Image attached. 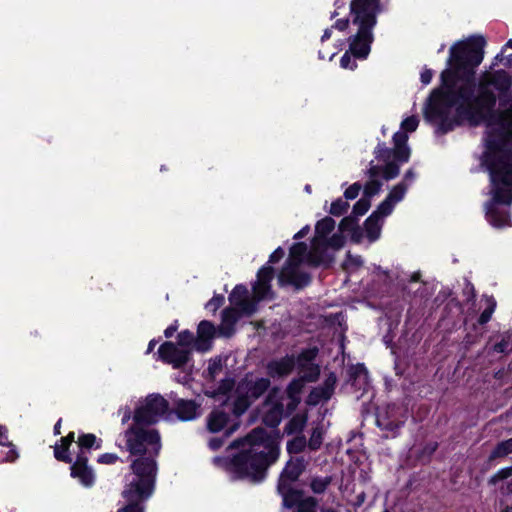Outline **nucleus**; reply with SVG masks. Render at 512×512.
<instances>
[{
    "label": "nucleus",
    "instance_id": "69168bd1",
    "mask_svg": "<svg viewBox=\"0 0 512 512\" xmlns=\"http://www.w3.org/2000/svg\"><path fill=\"white\" fill-rule=\"evenodd\" d=\"M74 433H69L66 437L61 439L63 445L69 447V445L74 441Z\"/></svg>",
    "mask_w": 512,
    "mask_h": 512
},
{
    "label": "nucleus",
    "instance_id": "49530a36",
    "mask_svg": "<svg viewBox=\"0 0 512 512\" xmlns=\"http://www.w3.org/2000/svg\"><path fill=\"white\" fill-rule=\"evenodd\" d=\"M67 449H68V447L63 444L61 447L56 446L54 449V455H55L56 459L66 462V463H70L72 461V459L68 456Z\"/></svg>",
    "mask_w": 512,
    "mask_h": 512
},
{
    "label": "nucleus",
    "instance_id": "5fc2aeb1",
    "mask_svg": "<svg viewBox=\"0 0 512 512\" xmlns=\"http://www.w3.org/2000/svg\"><path fill=\"white\" fill-rule=\"evenodd\" d=\"M433 78V70L429 68H425L420 75V80L423 85H428L431 83Z\"/></svg>",
    "mask_w": 512,
    "mask_h": 512
},
{
    "label": "nucleus",
    "instance_id": "f03ea898",
    "mask_svg": "<svg viewBox=\"0 0 512 512\" xmlns=\"http://www.w3.org/2000/svg\"><path fill=\"white\" fill-rule=\"evenodd\" d=\"M126 450L140 457L132 461L122 496L127 504L117 512H144L142 502L153 493L157 476L156 457L161 450L159 432L149 426L132 424L123 433Z\"/></svg>",
    "mask_w": 512,
    "mask_h": 512
},
{
    "label": "nucleus",
    "instance_id": "39448f33",
    "mask_svg": "<svg viewBox=\"0 0 512 512\" xmlns=\"http://www.w3.org/2000/svg\"><path fill=\"white\" fill-rule=\"evenodd\" d=\"M279 432H267L255 428L244 438L234 441L230 447L239 452L227 464L228 471L235 478H246L259 482L265 478L268 467L279 457Z\"/></svg>",
    "mask_w": 512,
    "mask_h": 512
},
{
    "label": "nucleus",
    "instance_id": "cd10ccee",
    "mask_svg": "<svg viewBox=\"0 0 512 512\" xmlns=\"http://www.w3.org/2000/svg\"><path fill=\"white\" fill-rule=\"evenodd\" d=\"M334 228L335 221L331 217H325L324 219L318 221L315 227L316 237L313 243L314 248H316L320 240L325 239V237L330 234Z\"/></svg>",
    "mask_w": 512,
    "mask_h": 512
},
{
    "label": "nucleus",
    "instance_id": "2f4dec72",
    "mask_svg": "<svg viewBox=\"0 0 512 512\" xmlns=\"http://www.w3.org/2000/svg\"><path fill=\"white\" fill-rule=\"evenodd\" d=\"M308 446L304 435H297L287 442V452L289 454H299Z\"/></svg>",
    "mask_w": 512,
    "mask_h": 512
},
{
    "label": "nucleus",
    "instance_id": "603ef678",
    "mask_svg": "<svg viewBox=\"0 0 512 512\" xmlns=\"http://www.w3.org/2000/svg\"><path fill=\"white\" fill-rule=\"evenodd\" d=\"M327 244L335 249H339L344 244V238L341 234H334L327 242Z\"/></svg>",
    "mask_w": 512,
    "mask_h": 512
},
{
    "label": "nucleus",
    "instance_id": "37998d69",
    "mask_svg": "<svg viewBox=\"0 0 512 512\" xmlns=\"http://www.w3.org/2000/svg\"><path fill=\"white\" fill-rule=\"evenodd\" d=\"M362 264H363V260L360 256H353L351 254H348L347 258L344 262V268L347 271H351L353 269L360 267Z\"/></svg>",
    "mask_w": 512,
    "mask_h": 512
},
{
    "label": "nucleus",
    "instance_id": "680f3d73",
    "mask_svg": "<svg viewBox=\"0 0 512 512\" xmlns=\"http://www.w3.org/2000/svg\"><path fill=\"white\" fill-rule=\"evenodd\" d=\"M120 412L123 413L122 423L125 424L131 418V410L129 407H125V408L121 409Z\"/></svg>",
    "mask_w": 512,
    "mask_h": 512
},
{
    "label": "nucleus",
    "instance_id": "0e129e2a",
    "mask_svg": "<svg viewBox=\"0 0 512 512\" xmlns=\"http://www.w3.org/2000/svg\"><path fill=\"white\" fill-rule=\"evenodd\" d=\"M416 177V174L415 172L413 171V169H409L405 175H404V183L406 184V182H412Z\"/></svg>",
    "mask_w": 512,
    "mask_h": 512
},
{
    "label": "nucleus",
    "instance_id": "412c9836",
    "mask_svg": "<svg viewBox=\"0 0 512 512\" xmlns=\"http://www.w3.org/2000/svg\"><path fill=\"white\" fill-rule=\"evenodd\" d=\"M295 366L293 356H285L275 359L267 364V373L271 377H283L290 374Z\"/></svg>",
    "mask_w": 512,
    "mask_h": 512
},
{
    "label": "nucleus",
    "instance_id": "ea45409f",
    "mask_svg": "<svg viewBox=\"0 0 512 512\" xmlns=\"http://www.w3.org/2000/svg\"><path fill=\"white\" fill-rule=\"evenodd\" d=\"M512 476V466L505 467L497 471L490 479L489 484L495 485L499 481L507 479Z\"/></svg>",
    "mask_w": 512,
    "mask_h": 512
},
{
    "label": "nucleus",
    "instance_id": "13d9d810",
    "mask_svg": "<svg viewBox=\"0 0 512 512\" xmlns=\"http://www.w3.org/2000/svg\"><path fill=\"white\" fill-rule=\"evenodd\" d=\"M290 401L287 404V409L289 411H293L297 405L300 403L301 398L300 397H289Z\"/></svg>",
    "mask_w": 512,
    "mask_h": 512
},
{
    "label": "nucleus",
    "instance_id": "6ab92c4d",
    "mask_svg": "<svg viewBox=\"0 0 512 512\" xmlns=\"http://www.w3.org/2000/svg\"><path fill=\"white\" fill-rule=\"evenodd\" d=\"M315 357V351L308 350L303 353L298 358V363L302 367V376L301 379L303 382H313L315 381L320 373V369L318 365L311 363V360Z\"/></svg>",
    "mask_w": 512,
    "mask_h": 512
},
{
    "label": "nucleus",
    "instance_id": "c03bdc74",
    "mask_svg": "<svg viewBox=\"0 0 512 512\" xmlns=\"http://www.w3.org/2000/svg\"><path fill=\"white\" fill-rule=\"evenodd\" d=\"M351 55L352 54L349 50L342 55L340 59V66L342 68L354 70L357 67V63L352 59Z\"/></svg>",
    "mask_w": 512,
    "mask_h": 512
},
{
    "label": "nucleus",
    "instance_id": "4468645a",
    "mask_svg": "<svg viewBox=\"0 0 512 512\" xmlns=\"http://www.w3.org/2000/svg\"><path fill=\"white\" fill-rule=\"evenodd\" d=\"M282 395L278 389H272L263 405V421L270 427H276L283 415Z\"/></svg>",
    "mask_w": 512,
    "mask_h": 512
},
{
    "label": "nucleus",
    "instance_id": "423d86ee",
    "mask_svg": "<svg viewBox=\"0 0 512 512\" xmlns=\"http://www.w3.org/2000/svg\"><path fill=\"white\" fill-rule=\"evenodd\" d=\"M308 459L304 456L291 457L286 463L278 482V491L283 498V506L293 508V512H315L317 501L313 497H304L300 490L291 489L295 482L306 469Z\"/></svg>",
    "mask_w": 512,
    "mask_h": 512
},
{
    "label": "nucleus",
    "instance_id": "bb28decb",
    "mask_svg": "<svg viewBox=\"0 0 512 512\" xmlns=\"http://www.w3.org/2000/svg\"><path fill=\"white\" fill-rule=\"evenodd\" d=\"M308 421L306 413L294 415L284 426V433L287 435L301 434Z\"/></svg>",
    "mask_w": 512,
    "mask_h": 512
},
{
    "label": "nucleus",
    "instance_id": "dca6fc26",
    "mask_svg": "<svg viewBox=\"0 0 512 512\" xmlns=\"http://www.w3.org/2000/svg\"><path fill=\"white\" fill-rule=\"evenodd\" d=\"M215 332V327L211 322L206 320L201 321L198 325L197 338L194 343V349L200 352H206L210 350Z\"/></svg>",
    "mask_w": 512,
    "mask_h": 512
},
{
    "label": "nucleus",
    "instance_id": "e2e57ef3",
    "mask_svg": "<svg viewBox=\"0 0 512 512\" xmlns=\"http://www.w3.org/2000/svg\"><path fill=\"white\" fill-rule=\"evenodd\" d=\"M18 457L16 451L12 448H10L8 450V452L6 453V457H5V461H8V462H12L14 461L16 458Z\"/></svg>",
    "mask_w": 512,
    "mask_h": 512
},
{
    "label": "nucleus",
    "instance_id": "338daca9",
    "mask_svg": "<svg viewBox=\"0 0 512 512\" xmlns=\"http://www.w3.org/2000/svg\"><path fill=\"white\" fill-rule=\"evenodd\" d=\"M436 449H437V443L436 442H431V443L427 444V446L425 447V451L428 454H432Z\"/></svg>",
    "mask_w": 512,
    "mask_h": 512
},
{
    "label": "nucleus",
    "instance_id": "a878e982",
    "mask_svg": "<svg viewBox=\"0 0 512 512\" xmlns=\"http://www.w3.org/2000/svg\"><path fill=\"white\" fill-rule=\"evenodd\" d=\"M240 314L242 313L235 307L227 308L222 312V323L220 326V332L223 335H230L231 329L237 322Z\"/></svg>",
    "mask_w": 512,
    "mask_h": 512
},
{
    "label": "nucleus",
    "instance_id": "0eeeda50",
    "mask_svg": "<svg viewBox=\"0 0 512 512\" xmlns=\"http://www.w3.org/2000/svg\"><path fill=\"white\" fill-rule=\"evenodd\" d=\"M274 278L272 267L265 265L257 273V280L253 285V299L247 296V288L243 285H237L229 296L230 303L242 314L251 315L256 310V303L273 297L271 291V281Z\"/></svg>",
    "mask_w": 512,
    "mask_h": 512
},
{
    "label": "nucleus",
    "instance_id": "a211bd4d",
    "mask_svg": "<svg viewBox=\"0 0 512 512\" xmlns=\"http://www.w3.org/2000/svg\"><path fill=\"white\" fill-rule=\"evenodd\" d=\"M408 185L401 182L395 185L386 199L378 206V212L382 213V216H388L392 213L396 203L400 202L407 191Z\"/></svg>",
    "mask_w": 512,
    "mask_h": 512
},
{
    "label": "nucleus",
    "instance_id": "473e14b6",
    "mask_svg": "<svg viewBox=\"0 0 512 512\" xmlns=\"http://www.w3.org/2000/svg\"><path fill=\"white\" fill-rule=\"evenodd\" d=\"M323 435H324V431H323L322 427L317 426V427L313 428L310 439L307 442L308 448L312 451L318 450L322 445Z\"/></svg>",
    "mask_w": 512,
    "mask_h": 512
},
{
    "label": "nucleus",
    "instance_id": "c85d7f7f",
    "mask_svg": "<svg viewBox=\"0 0 512 512\" xmlns=\"http://www.w3.org/2000/svg\"><path fill=\"white\" fill-rule=\"evenodd\" d=\"M376 423L382 430L390 432L394 435L395 431L401 426L402 421L391 419L388 411L380 412L377 415Z\"/></svg>",
    "mask_w": 512,
    "mask_h": 512
},
{
    "label": "nucleus",
    "instance_id": "f3484780",
    "mask_svg": "<svg viewBox=\"0 0 512 512\" xmlns=\"http://www.w3.org/2000/svg\"><path fill=\"white\" fill-rule=\"evenodd\" d=\"M87 461V455L79 453L71 467V475L74 478H78L83 485L90 486L94 482V474L92 469L87 466Z\"/></svg>",
    "mask_w": 512,
    "mask_h": 512
},
{
    "label": "nucleus",
    "instance_id": "bf43d9fd",
    "mask_svg": "<svg viewBox=\"0 0 512 512\" xmlns=\"http://www.w3.org/2000/svg\"><path fill=\"white\" fill-rule=\"evenodd\" d=\"M353 223V220L350 217H346L341 220L339 228L341 231H345L348 227Z\"/></svg>",
    "mask_w": 512,
    "mask_h": 512
},
{
    "label": "nucleus",
    "instance_id": "864d4df0",
    "mask_svg": "<svg viewBox=\"0 0 512 512\" xmlns=\"http://www.w3.org/2000/svg\"><path fill=\"white\" fill-rule=\"evenodd\" d=\"M117 460L118 456L113 453H105L98 458V462L102 464H114Z\"/></svg>",
    "mask_w": 512,
    "mask_h": 512
},
{
    "label": "nucleus",
    "instance_id": "09e8293b",
    "mask_svg": "<svg viewBox=\"0 0 512 512\" xmlns=\"http://www.w3.org/2000/svg\"><path fill=\"white\" fill-rule=\"evenodd\" d=\"M361 188L362 187L359 183L352 184L345 190V192H344L345 198L350 199V200L355 199L359 195Z\"/></svg>",
    "mask_w": 512,
    "mask_h": 512
},
{
    "label": "nucleus",
    "instance_id": "4be33fe9",
    "mask_svg": "<svg viewBox=\"0 0 512 512\" xmlns=\"http://www.w3.org/2000/svg\"><path fill=\"white\" fill-rule=\"evenodd\" d=\"M367 174L369 180L364 186V196L370 199L372 196L378 194L382 187V182L378 179L380 176V166L374 165L371 162Z\"/></svg>",
    "mask_w": 512,
    "mask_h": 512
},
{
    "label": "nucleus",
    "instance_id": "e433bc0d",
    "mask_svg": "<svg viewBox=\"0 0 512 512\" xmlns=\"http://www.w3.org/2000/svg\"><path fill=\"white\" fill-rule=\"evenodd\" d=\"M195 340L193 334L185 330L178 334L177 345L182 348L190 349V346L194 347Z\"/></svg>",
    "mask_w": 512,
    "mask_h": 512
},
{
    "label": "nucleus",
    "instance_id": "6e6d98bb",
    "mask_svg": "<svg viewBox=\"0 0 512 512\" xmlns=\"http://www.w3.org/2000/svg\"><path fill=\"white\" fill-rule=\"evenodd\" d=\"M350 20L348 18H342L336 20L333 27L339 31H345L349 27Z\"/></svg>",
    "mask_w": 512,
    "mask_h": 512
},
{
    "label": "nucleus",
    "instance_id": "ddd939ff",
    "mask_svg": "<svg viewBox=\"0 0 512 512\" xmlns=\"http://www.w3.org/2000/svg\"><path fill=\"white\" fill-rule=\"evenodd\" d=\"M233 414H235L233 412ZM239 416L234 415L231 418L229 413L223 408L214 409L207 417V428L212 433H217L223 429L225 430L226 436L231 435L239 426L237 418Z\"/></svg>",
    "mask_w": 512,
    "mask_h": 512
},
{
    "label": "nucleus",
    "instance_id": "9b49d317",
    "mask_svg": "<svg viewBox=\"0 0 512 512\" xmlns=\"http://www.w3.org/2000/svg\"><path fill=\"white\" fill-rule=\"evenodd\" d=\"M270 386L267 378L252 379L246 377L237 385L234 399L233 410L236 416L242 415L250 406L252 400L261 396Z\"/></svg>",
    "mask_w": 512,
    "mask_h": 512
},
{
    "label": "nucleus",
    "instance_id": "c756f323",
    "mask_svg": "<svg viewBox=\"0 0 512 512\" xmlns=\"http://www.w3.org/2000/svg\"><path fill=\"white\" fill-rule=\"evenodd\" d=\"M351 378L353 379V385L359 389L365 390L369 382L368 371L364 365L359 364L352 368Z\"/></svg>",
    "mask_w": 512,
    "mask_h": 512
},
{
    "label": "nucleus",
    "instance_id": "f704fd0d",
    "mask_svg": "<svg viewBox=\"0 0 512 512\" xmlns=\"http://www.w3.org/2000/svg\"><path fill=\"white\" fill-rule=\"evenodd\" d=\"M486 308L484 309V311L481 313L480 317H479V323L480 324H486L488 321H490L491 317H492V314L495 310V307H496V301L492 298V297H487L486 298Z\"/></svg>",
    "mask_w": 512,
    "mask_h": 512
},
{
    "label": "nucleus",
    "instance_id": "20e7f679",
    "mask_svg": "<svg viewBox=\"0 0 512 512\" xmlns=\"http://www.w3.org/2000/svg\"><path fill=\"white\" fill-rule=\"evenodd\" d=\"M512 77L506 70L499 69L484 72L477 82V94L472 103L458 108V115L465 118L471 126L487 123V128H512V107L498 110L496 104L512 100Z\"/></svg>",
    "mask_w": 512,
    "mask_h": 512
},
{
    "label": "nucleus",
    "instance_id": "6e6552de",
    "mask_svg": "<svg viewBox=\"0 0 512 512\" xmlns=\"http://www.w3.org/2000/svg\"><path fill=\"white\" fill-rule=\"evenodd\" d=\"M384 11L366 12L365 9L359 10L357 14H351V23L357 26V32L348 38L349 51L357 58L364 60L371 51V45L374 41L373 30L377 25L378 15Z\"/></svg>",
    "mask_w": 512,
    "mask_h": 512
},
{
    "label": "nucleus",
    "instance_id": "c9c22d12",
    "mask_svg": "<svg viewBox=\"0 0 512 512\" xmlns=\"http://www.w3.org/2000/svg\"><path fill=\"white\" fill-rule=\"evenodd\" d=\"M95 442L96 436L94 434H84L80 436L77 442L80 448V453H84V455H86V450H89Z\"/></svg>",
    "mask_w": 512,
    "mask_h": 512
},
{
    "label": "nucleus",
    "instance_id": "72a5a7b5",
    "mask_svg": "<svg viewBox=\"0 0 512 512\" xmlns=\"http://www.w3.org/2000/svg\"><path fill=\"white\" fill-rule=\"evenodd\" d=\"M512 350V334L506 333L502 336L500 342L493 346V351L496 353L507 354Z\"/></svg>",
    "mask_w": 512,
    "mask_h": 512
},
{
    "label": "nucleus",
    "instance_id": "4c0bfd02",
    "mask_svg": "<svg viewBox=\"0 0 512 512\" xmlns=\"http://www.w3.org/2000/svg\"><path fill=\"white\" fill-rule=\"evenodd\" d=\"M329 484H330V478L329 477L314 478L311 481L310 487H311V489H312V491L314 493L320 494V493H323L326 490V488L328 487Z\"/></svg>",
    "mask_w": 512,
    "mask_h": 512
},
{
    "label": "nucleus",
    "instance_id": "b1692460",
    "mask_svg": "<svg viewBox=\"0 0 512 512\" xmlns=\"http://www.w3.org/2000/svg\"><path fill=\"white\" fill-rule=\"evenodd\" d=\"M178 417L181 420H193L199 415V406L192 400L179 399L175 403Z\"/></svg>",
    "mask_w": 512,
    "mask_h": 512
},
{
    "label": "nucleus",
    "instance_id": "79ce46f5",
    "mask_svg": "<svg viewBox=\"0 0 512 512\" xmlns=\"http://www.w3.org/2000/svg\"><path fill=\"white\" fill-rule=\"evenodd\" d=\"M303 387L304 382L301 378L293 380L287 388L288 397H300Z\"/></svg>",
    "mask_w": 512,
    "mask_h": 512
},
{
    "label": "nucleus",
    "instance_id": "2eb2a0df",
    "mask_svg": "<svg viewBox=\"0 0 512 512\" xmlns=\"http://www.w3.org/2000/svg\"><path fill=\"white\" fill-rule=\"evenodd\" d=\"M190 351L172 342H165L159 347L158 353L163 361L179 368L188 362Z\"/></svg>",
    "mask_w": 512,
    "mask_h": 512
},
{
    "label": "nucleus",
    "instance_id": "7c9ffc66",
    "mask_svg": "<svg viewBox=\"0 0 512 512\" xmlns=\"http://www.w3.org/2000/svg\"><path fill=\"white\" fill-rule=\"evenodd\" d=\"M512 453V438L504 440L496 445L489 456V460L504 458Z\"/></svg>",
    "mask_w": 512,
    "mask_h": 512
},
{
    "label": "nucleus",
    "instance_id": "9d476101",
    "mask_svg": "<svg viewBox=\"0 0 512 512\" xmlns=\"http://www.w3.org/2000/svg\"><path fill=\"white\" fill-rule=\"evenodd\" d=\"M407 141L408 135L406 130H398L393 135V150L388 149L384 144H378L375 154L378 160L385 163L384 167L380 166V175L382 174L385 180L394 179L400 172L399 166L395 162L390 161L392 153L398 162H408L410 158V148L407 146Z\"/></svg>",
    "mask_w": 512,
    "mask_h": 512
},
{
    "label": "nucleus",
    "instance_id": "3c124183",
    "mask_svg": "<svg viewBox=\"0 0 512 512\" xmlns=\"http://www.w3.org/2000/svg\"><path fill=\"white\" fill-rule=\"evenodd\" d=\"M234 386V382L233 380L231 379H225L221 382L219 388H218V391H217V395H225L227 392L231 391V389L233 388Z\"/></svg>",
    "mask_w": 512,
    "mask_h": 512
},
{
    "label": "nucleus",
    "instance_id": "774afa93",
    "mask_svg": "<svg viewBox=\"0 0 512 512\" xmlns=\"http://www.w3.org/2000/svg\"><path fill=\"white\" fill-rule=\"evenodd\" d=\"M507 68H512V54L504 56V64Z\"/></svg>",
    "mask_w": 512,
    "mask_h": 512
},
{
    "label": "nucleus",
    "instance_id": "a18cd8bd",
    "mask_svg": "<svg viewBox=\"0 0 512 512\" xmlns=\"http://www.w3.org/2000/svg\"><path fill=\"white\" fill-rule=\"evenodd\" d=\"M222 370V362L220 359L211 360L207 369L208 375L214 379Z\"/></svg>",
    "mask_w": 512,
    "mask_h": 512
},
{
    "label": "nucleus",
    "instance_id": "052dcab7",
    "mask_svg": "<svg viewBox=\"0 0 512 512\" xmlns=\"http://www.w3.org/2000/svg\"><path fill=\"white\" fill-rule=\"evenodd\" d=\"M223 445V441L220 439V438H212L210 441H209V446L216 450L218 448H220L221 446Z\"/></svg>",
    "mask_w": 512,
    "mask_h": 512
},
{
    "label": "nucleus",
    "instance_id": "de8ad7c7",
    "mask_svg": "<svg viewBox=\"0 0 512 512\" xmlns=\"http://www.w3.org/2000/svg\"><path fill=\"white\" fill-rule=\"evenodd\" d=\"M418 115H411L406 117L401 123L399 128H418L419 126Z\"/></svg>",
    "mask_w": 512,
    "mask_h": 512
},
{
    "label": "nucleus",
    "instance_id": "f257e3e1",
    "mask_svg": "<svg viewBox=\"0 0 512 512\" xmlns=\"http://www.w3.org/2000/svg\"><path fill=\"white\" fill-rule=\"evenodd\" d=\"M485 45L483 36H475L450 47L447 67L440 73V84L430 91L423 104L426 124L434 128H453L466 121L458 115V108L472 103L475 97L476 69L483 61Z\"/></svg>",
    "mask_w": 512,
    "mask_h": 512
},
{
    "label": "nucleus",
    "instance_id": "4d7b16f0",
    "mask_svg": "<svg viewBox=\"0 0 512 512\" xmlns=\"http://www.w3.org/2000/svg\"><path fill=\"white\" fill-rule=\"evenodd\" d=\"M284 255V251L282 248H277L271 255H270V258H269V263H276L278 262Z\"/></svg>",
    "mask_w": 512,
    "mask_h": 512
},
{
    "label": "nucleus",
    "instance_id": "5701e85b",
    "mask_svg": "<svg viewBox=\"0 0 512 512\" xmlns=\"http://www.w3.org/2000/svg\"><path fill=\"white\" fill-rule=\"evenodd\" d=\"M385 217L386 216H382L381 212H378L377 208L365 221V231L371 241H375L380 237L383 219Z\"/></svg>",
    "mask_w": 512,
    "mask_h": 512
},
{
    "label": "nucleus",
    "instance_id": "f8f14e48",
    "mask_svg": "<svg viewBox=\"0 0 512 512\" xmlns=\"http://www.w3.org/2000/svg\"><path fill=\"white\" fill-rule=\"evenodd\" d=\"M168 407V402L162 396L158 394L148 395L136 405L133 423L150 427L166 414Z\"/></svg>",
    "mask_w": 512,
    "mask_h": 512
},
{
    "label": "nucleus",
    "instance_id": "58836bf2",
    "mask_svg": "<svg viewBox=\"0 0 512 512\" xmlns=\"http://www.w3.org/2000/svg\"><path fill=\"white\" fill-rule=\"evenodd\" d=\"M370 205V199L365 196L362 197L355 203L353 207V214L357 217L364 215L369 210Z\"/></svg>",
    "mask_w": 512,
    "mask_h": 512
},
{
    "label": "nucleus",
    "instance_id": "7ed1b4c3",
    "mask_svg": "<svg viewBox=\"0 0 512 512\" xmlns=\"http://www.w3.org/2000/svg\"><path fill=\"white\" fill-rule=\"evenodd\" d=\"M481 165L489 174L491 200L486 204V218L496 227L511 225L507 210L498 204H512V130H487Z\"/></svg>",
    "mask_w": 512,
    "mask_h": 512
},
{
    "label": "nucleus",
    "instance_id": "8fccbe9b",
    "mask_svg": "<svg viewBox=\"0 0 512 512\" xmlns=\"http://www.w3.org/2000/svg\"><path fill=\"white\" fill-rule=\"evenodd\" d=\"M224 303V296H214L207 304L206 308L212 312H215Z\"/></svg>",
    "mask_w": 512,
    "mask_h": 512
},
{
    "label": "nucleus",
    "instance_id": "aec40b11",
    "mask_svg": "<svg viewBox=\"0 0 512 512\" xmlns=\"http://www.w3.org/2000/svg\"><path fill=\"white\" fill-rule=\"evenodd\" d=\"M336 381V376L333 373L329 374V376L325 379L323 385L316 387L310 393L308 398L309 403L316 405L320 401L330 399L334 392Z\"/></svg>",
    "mask_w": 512,
    "mask_h": 512
},
{
    "label": "nucleus",
    "instance_id": "a19ab883",
    "mask_svg": "<svg viewBox=\"0 0 512 512\" xmlns=\"http://www.w3.org/2000/svg\"><path fill=\"white\" fill-rule=\"evenodd\" d=\"M348 207V203L339 198L331 204L330 213L335 216H340L347 211Z\"/></svg>",
    "mask_w": 512,
    "mask_h": 512
},
{
    "label": "nucleus",
    "instance_id": "1a4fd4ad",
    "mask_svg": "<svg viewBox=\"0 0 512 512\" xmlns=\"http://www.w3.org/2000/svg\"><path fill=\"white\" fill-rule=\"evenodd\" d=\"M304 261L317 265L320 262L313 252H308L305 243H296L290 248L289 258L278 275L280 285H293L297 288L306 286L310 282L307 273L300 271L299 266Z\"/></svg>",
    "mask_w": 512,
    "mask_h": 512
},
{
    "label": "nucleus",
    "instance_id": "393cba45",
    "mask_svg": "<svg viewBox=\"0 0 512 512\" xmlns=\"http://www.w3.org/2000/svg\"><path fill=\"white\" fill-rule=\"evenodd\" d=\"M350 15L357 14L359 10L365 9L366 12L373 11H385V4L382 0H351L350 5Z\"/></svg>",
    "mask_w": 512,
    "mask_h": 512
}]
</instances>
